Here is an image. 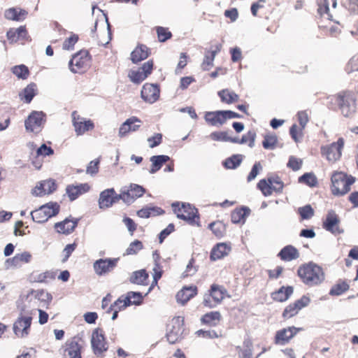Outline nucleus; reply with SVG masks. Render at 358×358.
Listing matches in <instances>:
<instances>
[{
  "instance_id": "obj_1",
  "label": "nucleus",
  "mask_w": 358,
  "mask_h": 358,
  "mask_svg": "<svg viewBox=\"0 0 358 358\" xmlns=\"http://www.w3.org/2000/svg\"><path fill=\"white\" fill-rule=\"evenodd\" d=\"M297 275L302 282L309 287L319 285L324 280L322 268L313 262L301 264L297 270Z\"/></svg>"
},
{
  "instance_id": "obj_2",
  "label": "nucleus",
  "mask_w": 358,
  "mask_h": 358,
  "mask_svg": "<svg viewBox=\"0 0 358 358\" xmlns=\"http://www.w3.org/2000/svg\"><path fill=\"white\" fill-rule=\"evenodd\" d=\"M331 102L336 103L345 117L354 114L357 108V94L351 90H343L331 96Z\"/></svg>"
},
{
  "instance_id": "obj_3",
  "label": "nucleus",
  "mask_w": 358,
  "mask_h": 358,
  "mask_svg": "<svg viewBox=\"0 0 358 358\" xmlns=\"http://www.w3.org/2000/svg\"><path fill=\"white\" fill-rule=\"evenodd\" d=\"M331 190L334 196H343L350 191V187L355 182L352 176L343 171H334L331 177Z\"/></svg>"
},
{
  "instance_id": "obj_4",
  "label": "nucleus",
  "mask_w": 358,
  "mask_h": 358,
  "mask_svg": "<svg viewBox=\"0 0 358 358\" xmlns=\"http://www.w3.org/2000/svg\"><path fill=\"white\" fill-rule=\"evenodd\" d=\"M92 57L86 50L75 53L69 62V68L72 73H83L90 66Z\"/></svg>"
},
{
  "instance_id": "obj_5",
  "label": "nucleus",
  "mask_w": 358,
  "mask_h": 358,
  "mask_svg": "<svg viewBox=\"0 0 358 358\" xmlns=\"http://www.w3.org/2000/svg\"><path fill=\"white\" fill-rule=\"evenodd\" d=\"M208 292V294L204 296L203 304L210 308L220 304L227 296V289L223 285L216 283L210 285Z\"/></svg>"
},
{
  "instance_id": "obj_6",
  "label": "nucleus",
  "mask_w": 358,
  "mask_h": 358,
  "mask_svg": "<svg viewBox=\"0 0 358 358\" xmlns=\"http://www.w3.org/2000/svg\"><path fill=\"white\" fill-rule=\"evenodd\" d=\"M59 210L60 206L57 202H50L31 211V215L34 222L44 223L50 218L57 215Z\"/></svg>"
},
{
  "instance_id": "obj_7",
  "label": "nucleus",
  "mask_w": 358,
  "mask_h": 358,
  "mask_svg": "<svg viewBox=\"0 0 358 358\" xmlns=\"http://www.w3.org/2000/svg\"><path fill=\"white\" fill-rule=\"evenodd\" d=\"M344 144L345 141L343 138L341 137L336 142L322 146L320 148L321 155L329 163L334 164L341 159Z\"/></svg>"
},
{
  "instance_id": "obj_8",
  "label": "nucleus",
  "mask_w": 358,
  "mask_h": 358,
  "mask_svg": "<svg viewBox=\"0 0 358 358\" xmlns=\"http://www.w3.org/2000/svg\"><path fill=\"white\" fill-rule=\"evenodd\" d=\"M174 213L180 219L187 221L189 223L195 222L199 219L197 209L189 203L175 202L171 205Z\"/></svg>"
},
{
  "instance_id": "obj_9",
  "label": "nucleus",
  "mask_w": 358,
  "mask_h": 358,
  "mask_svg": "<svg viewBox=\"0 0 358 358\" xmlns=\"http://www.w3.org/2000/svg\"><path fill=\"white\" fill-rule=\"evenodd\" d=\"M257 187L264 196H269L273 192H281L284 187V184L278 176L268 177L266 179L260 180L257 185Z\"/></svg>"
},
{
  "instance_id": "obj_10",
  "label": "nucleus",
  "mask_w": 358,
  "mask_h": 358,
  "mask_svg": "<svg viewBox=\"0 0 358 358\" xmlns=\"http://www.w3.org/2000/svg\"><path fill=\"white\" fill-rule=\"evenodd\" d=\"M45 122V114L42 111H33L26 119L24 124L27 131L39 133Z\"/></svg>"
},
{
  "instance_id": "obj_11",
  "label": "nucleus",
  "mask_w": 358,
  "mask_h": 358,
  "mask_svg": "<svg viewBox=\"0 0 358 358\" xmlns=\"http://www.w3.org/2000/svg\"><path fill=\"white\" fill-rule=\"evenodd\" d=\"M82 339L73 337L68 340L62 346L63 355L66 358H82Z\"/></svg>"
},
{
  "instance_id": "obj_12",
  "label": "nucleus",
  "mask_w": 358,
  "mask_h": 358,
  "mask_svg": "<svg viewBox=\"0 0 358 358\" xmlns=\"http://www.w3.org/2000/svg\"><path fill=\"white\" fill-rule=\"evenodd\" d=\"M31 322V316L23 315L21 313L13 323V330L15 335L19 338L27 337L29 334Z\"/></svg>"
},
{
  "instance_id": "obj_13",
  "label": "nucleus",
  "mask_w": 358,
  "mask_h": 358,
  "mask_svg": "<svg viewBox=\"0 0 358 358\" xmlns=\"http://www.w3.org/2000/svg\"><path fill=\"white\" fill-rule=\"evenodd\" d=\"M303 330V329L301 327L294 326L282 328L276 331L274 336V343L279 345L288 344L299 331Z\"/></svg>"
},
{
  "instance_id": "obj_14",
  "label": "nucleus",
  "mask_w": 358,
  "mask_h": 358,
  "mask_svg": "<svg viewBox=\"0 0 358 358\" xmlns=\"http://www.w3.org/2000/svg\"><path fill=\"white\" fill-rule=\"evenodd\" d=\"M310 301V298L303 295L294 302L289 303L285 307L282 313V318L284 320H288L296 316L302 308L309 304Z\"/></svg>"
},
{
  "instance_id": "obj_15",
  "label": "nucleus",
  "mask_w": 358,
  "mask_h": 358,
  "mask_svg": "<svg viewBox=\"0 0 358 358\" xmlns=\"http://www.w3.org/2000/svg\"><path fill=\"white\" fill-rule=\"evenodd\" d=\"M92 348L96 355H101L108 350L107 343L102 329H95L92 334Z\"/></svg>"
},
{
  "instance_id": "obj_16",
  "label": "nucleus",
  "mask_w": 358,
  "mask_h": 358,
  "mask_svg": "<svg viewBox=\"0 0 358 358\" xmlns=\"http://www.w3.org/2000/svg\"><path fill=\"white\" fill-rule=\"evenodd\" d=\"M341 220L339 216L333 210L328 211L325 219L322 222V227L325 230L334 235L341 234L343 232L340 226Z\"/></svg>"
},
{
  "instance_id": "obj_17",
  "label": "nucleus",
  "mask_w": 358,
  "mask_h": 358,
  "mask_svg": "<svg viewBox=\"0 0 358 358\" xmlns=\"http://www.w3.org/2000/svg\"><path fill=\"white\" fill-rule=\"evenodd\" d=\"M71 116L73 125L78 136L83 135L86 131L94 129V124L93 122L91 120H85L80 117L77 111H73Z\"/></svg>"
},
{
  "instance_id": "obj_18",
  "label": "nucleus",
  "mask_w": 358,
  "mask_h": 358,
  "mask_svg": "<svg viewBox=\"0 0 358 358\" xmlns=\"http://www.w3.org/2000/svg\"><path fill=\"white\" fill-rule=\"evenodd\" d=\"M6 37L10 43L20 42L24 44L31 41L25 25L9 29L6 33Z\"/></svg>"
},
{
  "instance_id": "obj_19",
  "label": "nucleus",
  "mask_w": 358,
  "mask_h": 358,
  "mask_svg": "<svg viewBox=\"0 0 358 358\" xmlns=\"http://www.w3.org/2000/svg\"><path fill=\"white\" fill-rule=\"evenodd\" d=\"M141 96L143 100L149 103L156 102L160 96V88L157 84L145 83L143 85Z\"/></svg>"
},
{
  "instance_id": "obj_20",
  "label": "nucleus",
  "mask_w": 358,
  "mask_h": 358,
  "mask_svg": "<svg viewBox=\"0 0 358 358\" xmlns=\"http://www.w3.org/2000/svg\"><path fill=\"white\" fill-rule=\"evenodd\" d=\"M118 259H99L94 262L93 268L98 275H106L116 267Z\"/></svg>"
},
{
  "instance_id": "obj_21",
  "label": "nucleus",
  "mask_w": 358,
  "mask_h": 358,
  "mask_svg": "<svg viewBox=\"0 0 358 358\" xmlns=\"http://www.w3.org/2000/svg\"><path fill=\"white\" fill-rule=\"evenodd\" d=\"M57 188V185L53 179H48L39 182L32 189L31 193L35 196H43L54 192Z\"/></svg>"
},
{
  "instance_id": "obj_22",
  "label": "nucleus",
  "mask_w": 358,
  "mask_h": 358,
  "mask_svg": "<svg viewBox=\"0 0 358 358\" xmlns=\"http://www.w3.org/2000/svg\"><path fill=\"white\" fill-rule=\"evenodd\" d=\"M141 124V120L136 116H131L120 125L118 135L120 138H123L131 132L137 131L140 129Z\"/></svg>"
},
{
  "instance_id": "obj_23",
  "label": "nucleus",
  "mask_w": 358,
  "mask_h": 358,
  "mask_svg": "<svg viewBox=\"0 0 358 358\" xmlns=\"http://www.w3.org/2000/svg\"><path fill=\"white\" fill-rule=\"evenodd\" d=\"M79 219L67 217L54 224L55 230L60 234L69 235L73 233L78 224Z\"/></svg>"
},
{
  "instance_id": "obj_24",
  "label": "nucleus",
  "mask_w": 358,
  "mask_h": 358,
  "mask_svg": "<svg viewBox=\"0 0 358 358\" xmlns=\"http://www.w3.org/2000/svg\"><path fill=\"white\" fill-rule=\"evenodd\" d=\"M222 45L220 43L211 45L210 50L205 52L204 58L201 64V69L203 71H209L213 66V61L216 55L222 50Z\"/></svg>"
},
{
  "instance_id": "obj_25",
  "label": "nucleus",
  "mask_w": 358,
  "mask_h": 358,
  "mask_svg": "<svg viewBox=\"0 0 358 358\" xmlns=\"http://www.w3.org/2000/svg\"><path fill=\"white\" fill-rule=\"evenodd\" d=\"M91 189L89 183H80L78 185H68L66 187V194L69 200L73 201L81 195L88 192Z\"/></svg>"
},
{
  "instance_id": "obj_26",
  "label": "nucleus",
  "mask_w": 358,
  "mask_h": 358,
  "mask_svg": "<svg viewBox=\"0 0 358 358\" xmlns=\"http://www.w3.org/2000/svg\"><path fill=\"white\" fill-rule=\"evenodd\" d=\"M52 299V295L44 289H31L24 299V303H30L33 300H38L48 305Z\"/></svg>"
},
{
  "instance_id": "obj_27",
  "label": "nucleus",
  "mask_w": 358,
  "mask_h": 358,
  "mask_svg": "<svg viewBox=\"0 0 358 358\" xmlns=\"http://www.w3.org/2000/svg\"><path fill=\"white\" fill-rule=\"evenodd\" d=\"M231 250L230 244L227 243H217L210 251V258L212 261L221 259L227 256Z\"/></svg>"
},
{
  "instance_id": "obj_28",
  "label": "nucleus",
  "mask_w": 358,
  "mask_h": 358,
  "mask_svg": "<svg viewBox=\"0 0 358 358\" xmlns=\"http://www.w3.org/2000/svg\"><path fill=\"white\" fill-rule=\"evenodd\" d=\"M198 294V288L195 285L184 287L176 294L178 303L184 305Z\"/></svg>"
},
{
  "instance_id": "obj_29",
  "label": "nucleus",
  "mask_w": 358,
  "mask_h": 358,
  "mask_svg": "<svg viewBox=\"0 0 358 358\" xmlns=\"http://www.w3.org/2000/svg\"><path fill=\"white\" fill-rule=\"evenodd\" d=\"M150 55V48L145 45L138 44L131 53V60L133 63L137 64L147 59Z\"/></svg>"
},
{
  "instance_id": "obj_30",
  "label": "nucleus",
  "mask_w": 358,
  "mask_h": 358,
  "mask_svg": "<svg viewBox=\"0 0 358 358\" xmlns=\"http://www.w3.org/2000/svg\"><path fill=\"white\" fill-rule=\"evenodd\" d=\"M299 250L292 245L285 246L278 254V257L284 262H291L299 257Z\"/></svg>"
},
{
  "instance_id": "obj_31",
  "label": "nucleus",
  "mask_w": 358,
  "mask_h": 358,
  "mask_svg": "<svg viewBox=\"0 0 358 358\" xmlns=\"http://www.w3.org/2000/svg\"><path fill=\"white\" fill-rule=\"evenodd\" d=\"M293 292L294 287L292 286H282L278 290L273 292L271 296L275 301L285 302L291 296Z\"/></svg>"
},
{
  "instance_id": "obj_32",
  "label": "nucleus",
  "mask_w": 358,
  "mask_h": 358,
  "mask_svg": "<svg viewBox=\"0 0 358 358\" xmlns=\"http://www.w3.org/2000/svg\"><path fill=\"white\" fill-rule=\"evenodd\" d=\"M32 255L29 252H23L16 254L13 257L8 259L6 262L13 267H20L22 264L31 262Z\"/></svg>"
},
{
  "instance_id": "obj_33",
  "label": "nucleus",
  "mask_w": 358,
  "mask_h": 358,
  "mask_svg": "<svg viewBox=\"0 0 358 358\" xmlns=\"http://www.w3.org/2000/svg\"><path fill=\"white\" fill-rule=\"evenodd\" d=\"M114 194L115 191L113 188L106 189L101 192L99 199L100 208H108L114 203Z\"/></svg>"
},
{
  "instance_id": "obj_34",
  "label": "nucleus",
  "mask_w": 358,
  "mask_h": 358,
  "mask_svg": "<svg viewBox=\"0 0 358 358\" xmlns=\"http://www.w3.org/2000/svg\"><path fill=\"white\" fill-rule=\"evenodd\" d=\"M123 189L128 196V203L133 202L136 199L141 197L145 192V189L142 186L137 184H131L128 187Z\"/></svg>"
},
{
  "instance_id": "obj_35",
  "label": "nucleus",
  "mask_w": 358,
  "mask_h": 358,
  "mask_svg": "<svg viewBox=\"0 0 358 358\" xmlns=\"http://www.w3.org/2000/svg\"><path fill=\"white\" fill-rule=\"evenodd\" d=\"M204 118L211 126H220L225 122L223 110L206 112Z\"/></svg>"
},
{
  "instance_id": "obj_36",
  "label": "nucleus",
  "mask_w": 358,
  "mask_h": 358,
  "mask_svg": "<svg viewBox=\"0 0 358 358\" xmlns=\"http://www.w3.org/2000/svg\"><path fill=\"white\" fill-rule=\"evenodd\" d=\"M184 317L182 316H176L171 320V325L172 326V329L171 330L170 334L167 335V339L170 343H174L176 341L177 338L173 340L171 338L172 334L177 335L182 331L184 326Z\"/></svg>"
},
{
  "instance_id": "obj_37",
  "label": "nucleus",
  "mask_w": 358,
  "mask_h": 358,
  "mask_svg": "<svg viewBox=\"0 0 358 358\" xmlns=\"http://www.w3.org/2000/svg\"><path fill=\"white\" fill-rule=\"evenodd\" d=\"M250 209L245 206L236 208L231 214V222L234 224L244 223L246 217L250 215Z\"/></svg>"
},
{
  "instance_id": "obj_38",
  "label": "nucleus",
  "mask_w": 358,
  "mask_h": 358,
  "mask_svg": "<svg viewBox=\"0 0 358 358\" xmlns=\"http://www.w3.org/2000/svg\"><path fill=\"white\" fill-rule=\"evenodd\" d=\"M349 281L347 280L339 279L331 287L329 294L333 296H338L345 294L349 290Z\"/></svg>"
},
{
  "instance_id": "obj_39",
  "label": "nucleus",
  "mask_w": 358,
  "mask_h": 358,
  "mask_svg": "<svg viewBox=\"0 0 358 358\" xmlns=\"http://www.w3.org/2000/svg\"><path fill=\"white\" fill-rule=\"evenodd\" d=\"M222 320V315L219 311H211L204 314L201 318L202 324L209 326H217Z\"/></svg>"
},
{
  "instance_id": "obj_40",
  "label": "nucleus",
  "mask_w": 358,
  "mask_h": 358,
  "mask_svg": "<svg viewBox=\"0 0 358 358\" xmlns=\"http://www.w3.org/2000/svg\"><path fill=\"white\" fill-rule=\"evenodd\" d=\"M4 15L9 20L22 21L25 19L27 12L21 8H11L6 10Z\"/></svg>"
},
{
  "instance_id": "obj_41",
  "label": "nucleus",
  "mask_w": 358,
  "mask_h": 358,
  "mask_svg": "<svg viewBox=\"0 0 358 358\" xmlns=\"http://www.w3.org/2000/svg\"><path fill=\"white\" fill-rule=\"evenodd\" d=\"M208 229L211 230L214 236L217 238L224 237L227 233L226 224L220 220L209 224Z\"/></svg>"
},
{
  "instance_id": "obj_42",
  "label": "nucleus",
  "mask_w": 358,
  "mask_h": 358,
  "mask_svg": "<svg viewBox=\"0 0 358 358\" xmlns=\"http://www.w3.org/2000/svg\"><path fill=\"white\" fill-rule=\"evenodd\" d=\"M218 96L222 102L227 104L237 102L239 99V96L237 94L233 91L229 90L228 89H224L218 92Z\"/></svg>"
},
{
  "instance_id": "obj_43",
  "label": "nucleus",
  "mask_w": 358,
  "mask_h": 358,
  "mask_svg": "<svg viewBox=\"0 0 358 358\" xmlns=\"http://www.w3.org/2000/svg\"><path fill=\"white\" fill-rule=\"evenodd\" d=\"M169 157L167 155H157L152 156L150 158L152 162V167L150 170V173H155L159 171L162 165L169 160Z\"/></svg>"
},
{
  "instance_id": "obj_44",
  "label": "nucleus",
  "mask_w": 358,
  "mask_h": 358,
  "mask_svg": "<svg viewBox=\"0 0 358 358\" xmlns=\"http://www.w3.org/2000/svg\"><path fill=\"white\" fill-rule=\"evenodd\" d=\"M36 94V85L35 83H30L23 90L20 94L21 99L27 103H29L33 98Z\"/></svg>"
},
{
  "instance_id": "obj_45",
  "label": "nucleus",
  "mask_w": 358,
  "mask_h": 358,
  "mask_svg": "<svg viewBox=\"0 0 358 358\" xmlns=\"http://www.w3.org/2000/svg\"><path fill=\"white\" fill-rule=\"evenodd\" d=\"M164 213V210L160 208H142L137 211V215L141 218H148L151 216H155L161 215Z\"/></svg>"
},
{
  "instance_id": "obj_46",
  "label": "nucleus",
  "mask_w": 358,
  "mask_h": 358,
  "mask_svg": "<svg viewBox=\"0 0 358 358\" xmlns=\"http://www.w3.org/2000/svg\"><path fill=\"white\" fill-rule=\"evenodd\" d=\"M148 273L145 269L139 270L133 273L131 280L138 285H145L148 279Z\"/></svg>"
},
{
  "instance_id": "obj_47",
  "label": "nucleus",
  "mask_w": 358,
  "mask_h": 358,
  "mask_svg": "<svg viewBox=\"0 0 358 358\" xmlns=\"http://www.w3.org/2000/svg\"><path fill=\"white\" fill-rule=\"evenodd\" d=\"M256 138V133L255 131H249L247 134H244L242 138L238 140L237 138H233L231 142L238 143L241 144L248 143L250 147H253L255 144V140Z\"/></svg>"
},
{
  "instance_id": "obj_48",
  "label": "nucleus",
  "mask_w": 358,
  "mask_h": 358,
  "mask_svg": "<svg viewBox=\"0 0 358 358\" xmlns=\"http://www.w3.org/2000/svg\"><path fill=\"white\" fill-rule=\"evenodd\" d=\"M12 73L19 79L26 80L29 76V70L24 64L16 65L11 69Z\"/></svg>"
},
{
  "instance_id": "obj_49",
  "label": "nucleus",
  "mask_w": 358,
  "mask_h": 358,
  "mask_svg": "<svg viewBox=\"0 0 358 358\" xmlns=\"http://www.w3.org/2000/svg\"><path fill=\"white\" fill-rule=\"evenodd\" d=\"M252 342L250 340H245L243 342V347L238 351L239 358H253L252 357Z\"/></svg>"
},
{
  "instance_id": "obj_50",
  "label": "nucleus",
  "mask_w": 358,
  "mask_h": 358,
  "mask_svg": "<svg viewBox=\"0 0 358 358\" xmlns=\"http://www.w3.org/2000/svg\"><path fill=\"white\" fill-rule=\"evenodd\" d=\"M318 8L317 11L320 15L328 14L329 6L331 5L333 8L336 7V0H317Z\"/></svg>"
},
{
  "instance_id": "obj_51",
  "label": "nucleus",
  "mask_w": 358,
  "mask_h": 358,
  "mask_svg": "<svg viewBox=\"0 0 358 358\" xmlns=\"http://www.w3.org/2000/svg\"><path fill=\"white\" fill-rule=\"evenodd\" d=\"M124 297L129 306L140 305L143 300V296L141 292H129L124 295Z\"/></svg>"
},
{
  "instance_id": "obj_52",
  "label": "nucleus",
  "mask_w": 358,
  "mask_h": 358,
  "mask_svg": "<svg viewBox=\"0 0 358 358\" xmlns=\"http://www.w3.org/2000/svg\"><path fill=\"white\" fill-rule=\"evenodd\" d=\"M278 143L277 136L274 134H267L264 136V139L262 142L264 148L268 150H273L275 148Z\"/></svg>"
},
{
  "instance_id": "obj_53",
  "label": "nucleus",
  "mask_w": 358,
  "mask_h": 358,
  "mask_svg": "<svg viewBox=\"0 0 358 358\" xmlns=\"http://www.w3.org/2000/svg\"><path fill=\"white\" fill-rule=\"evenodd\" d=\"M299 182L304 183L310 187H315L317 185V179L312 173H306L299 177Z\"/></svg>"
},
{
  "instance_id": "obj_54",
  "label": "nucleus",
  "mask_w": 358,
  "mask_h": 358,
  "mask_svg": "<svg viewBox=\"0 0 358 358\" xmlns=\"http://www.w3.org/2000/svg\"><path fill=\"white\" fill-rule=\"evenodd\" d=\"M345 71L350 74L358 71V54L353 55L345 66Z\"/></svg>"
},
{
  "instance_id": "obj_55",
  "label": "nucleus",
  "mask_w": 358,
  "mask_h": 358,
  "mask_svg": "<svg viewBox=\"0 0 358 358\" xmlns=\"http://www.w3.org/2000/svg\"><path fill=\"white\" fill-rule=\"evenodd\" d=\"M129 77L130 80L134 83H140L143 81L147 77L141 69L138 70H133L129 73Z\"/></svg>"
},
{
  "instance_id": "obj_56",
  "label": "nucleus",
  "mask_w": 358,
  "mask_h": 358,
  "mask_svg": "<svg viewBox=\"0 0 358 358\" xmlns=\"http://www.w3.org/2000/svg\"><path fill=\"white\" fill-rule=\"evenodd\" d=\"M301 220H309L314 215V210L310 205H306L298 209Z\"/></svg>"
},
{
  "instance_id": "obj_57",
  "label": "nucleus",
  "mask_w": 358,
  "mask_h": 358,
  "mask_svg": "<svg viewBox=\"0 0 358 358\" xmlns=\"http://www.w3.org/2000/svg\"><path fill=\"white\" fill-rule=\"evenodd\" d=\"M156 32L159 41L165 42L172 37L171 32L166 27H157Z\"/></svg>"
},
{
  "instance_id": "obj_58",
  "label": "nucleus",
  "mask_w": 358,
  "mask_h": 358,
  "mask_svg": "<svg viewBox=\"0 0 358 358\" xmlns=\"http://www.w3.org/2000/svg\"><path fill=\"white\" fill-rule=\"evenodd\" d=\"M78 36L75 34L66 38L63 42L62 48L65 50H72L74 49L76 43L78 41Z\"/></svg>"
},
{
  "instance_id": "obj_59",
  "label": "nucleus",
  "mask_w": 358,
  "mask_h": 358,
  "mask_svg": "<svg viewBox=\"0 0 358 358\" xmlns=\"http://www.w3.org/2000/svg\"><path fill=\"white\" fill-rule=\"evenodd\" d=\"M304 127L300 126V125H297L296 124H293L290 129H289V134H290V136H292V138H293V140L296 142V143H298L300 139L301 138L302 136H303V130Z\"/></svg>"
},
{
  "instance_id": "obj_60",
  "label": "nucleus",
  "mask_w": 358,
  "mask_h": 358,
  "mask_svg": "<svg viewBox=\"0 0 358 358\" xmlns=\"http://www.w3.org/2000/svg\"><path fill=\"white\" fill-rule=\"evenodd\" d=\"M143 248V243L138 240H135L131 242L126 250V255H136Z\"/></svg>"
},
{
  "instance_id": "obj_61",
  "label": "nucleus",
  "mask_w": 358,
  "mask_h": 358,
  "mask_svg": "<svg viewBox=\"0 0 358 358\" xmlns=\"http://www.w3.org/2000/svg\"><path fill=\"white\" fill-rule=\"evenodd\" d=\"M129 304L125 299L124 295L120 296L113 304L110 306V309H116L118 311L124 310Z\"/></svg>"
},
{
  "instance_id": "obj_62",
  "label": "nucleus",
  "mask_w": 358,
  "mask_h": 358,
  "mask_svg": "<svg viewBox=\"0 0 358 358\" xmlns=\"http://www.w3.org/2000/svg\"><path fill=\"white\" fill-rule=\"evenodd\" d=\"M342 5L350 13H358V0H342Z\"/></svg>"
},
{
  "instance_id": "obj_63",
  "label": "nucleus",
  "mask_w": 358,
  "mask_h": 358,
  "mask_svg": "<svg viewBox=\"0 0 358 358\" xmlns=\"http://www.w3.org/2000/svg\"><path fill=\"white\" fill-rule=\"evenodd\" d=\"M241 162V158L240 155H233L231 157L227 158L224 162V165L227 169H236L238 167Z\"/></svg>"
},
{
  "instance_id": "obj_64",
  "label": "nucleus",
  "mask_w": 358,
  "mask_h": 358,
  "mask_svg": "<svg viewBox=\"0 0 358 358\" xmlns=\"http://www.w3.org/2000/svg\"><path fill=\"white\" fill-rule=\"evenodd\" d=\"M210 138L216 141H231L233 138L228 136L226 131H214L210 134Z\"/></svg>"
}]
</instances>
